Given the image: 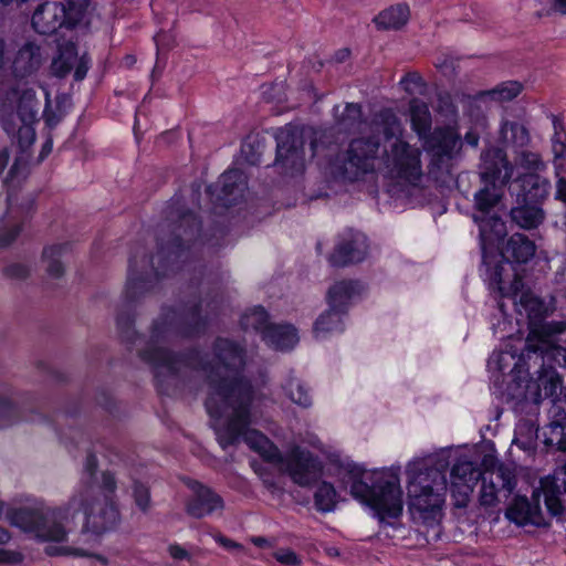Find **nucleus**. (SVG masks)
<instances>
[{
  "label": "nucleus",
  "mask_w": 566,
  "mask_h": 566,
  "mask_svg": "<svg viewBox=\"0 0 566 566\" xmlns=\"http://www.w3.org/2000/svg\"><path fill=\"white\" fill-rule=\"evenodd\" d=\"M563 379L553 367H542L537 378L536 402L544 398H553L558 395Z\"/></svg>",
  "instance_id": "c756f323"
},
{
  "label": "nucleus",
  "mask_w": 566,
  "mask_h": 566,
  "mask_svg": "<svg viewBox=\"0 0 566 566\" xmlns=\"http://www.w3.org/2000/svg\"><path fill=\"white\" fill-rule=\"evenodd\" d=\"M539 492L544 495V502L549 514L558 522L566 521V507L560 501V495L566 493V461L556 468L552 475L541 480ZM534 496L538 495L535 491Z\"/></svg>",
  "instance_id": "4468645a"
},
{
  "label": "nucleus",
  "mask_w": 566,
  "mask_h": 566,
  "mask_svg": "<svg viewBox=\"0 0 566 566\" xmlns=\"http://www.w3.org/2000/svg\"><path fill=\"white\" fill-rule=\"evenodd\" d=\"M6 52L7 44L4 40L0 39V70L3 69L4 65L7 64Z\"/></svg>",
  "instance_id": "338daca9"
},
{
  "label": "nucleus",
  "mask_w": 566,
  "mask_h": 566,
  "mask_svg": "<svg viewBox=\"0 0 566 566\" xmlns=\"http://www.w3.org/2000/svg\"><path fill=\"white\" fill-rule=\"evenodd\" d=\"M515 164L530 171L528 175H536L535 172L541 171L545 168V164L538 153L521 148L515 151Z\"/></svg>",
  "instance_id": "4c0bfd02"
},
{
  "label": "nucleus",
  "mask_w": 566,
  "mask_h": 566,
  "mask_svg": "<svg viewBox=\"0 0 566 566\" xmlns=\"http://www.w3.org/2000/svg\"><path fill=\"white\" fill-rule=\"evenodd\" d=\"M335 124L339 132L352 133L361 124V106L356 103H347L339 113V106L334 107Z\"/></svg>",
  "instance_id": "2f4dec72"
},
{
  "label": "nucleus",
  "mask_w": 566,
  "mask_h": 566,
  "mask_svg": "<svg viewBox=\"0 0 566 566\" xmlns=\"http://www.w3.org/2000/svg\"><path fill=\"white\" fill-rule=\"evenodd\" d=\"M274 166L285 175L293 176L303 172L305 168L304 140L300 130L283 128L276 134Z\"/></svg>",
  "instance_id": "9b49d317"
},
{
  "label": "nucleus",
  "mask_w": 566,
  "mask_h": 566,
  "mask_svg": "<svg viewBox=\"0 0 566 566\" xmlns=\"http://www.w3.org/2000/svg\"><path fill=\"white\" fill-rule=\"evenodd\" d=\"M460 135L452 127L436 129L433 133L431 151L433 165L449 169V160L460 148Z\"/></svg>",
  "instance_id": "f3484780"
},
{
  "label": "nucleus",
  "mask_w": 566,
  "mask_h": 566,
  "mask_svg": "<svg viewBox=\"0 0 566 566\" xmlns=\"http://www.w3.org/2000/svg\"><path fill=\"white\" fill-rule=\"evenodd\" d=\"M345 483L349 484L350 494L370 506L381 520L401 514L402 491L396 474H368L355 468L348 472Z\"/></svg>",
  "instance_id": "0eeeda50"
},
{
  "label": "nucleus",
  "mask_w": 566,
  "mask_h": 566,
  "mask_svg": "<svg viewBox=\"0 0 566 566\" xmlns=\"http://www.w3.org/2000/svg\"><path fill=\"white\" fill-rule=\"evenodd\" d=\"M360 291L359 284L354 281H339L336 282L328 290V300L331 307H338L342 310L348 301H350Z\"/></svg>",
  "instance_id": "473e14b6"
},
{
  "label": "nucleus",
  "mask_w": 566,
  "mask_h": 566,
  "mask_svg": "<svg viewBox=\"0 0 566 566\" xmlns=\"http://www.w3.org/2000/svg\"><path fill=\"white\" fill-rule=\"evenodd\" d=\"M535 243L522 233H514L501 251L502 258L507 262L526 263L535 254Z\"/></svg>",
  "instance_id": "b1692460"
},
{
  "label": "nucleus",
  "mask_w": 566,
  "mask_h": 566,
  "mask_svg": "<svg viewBox=\"0 0 566 566\" xmlns=\"http://www.w3.org/2000/svg\"><path fill=\"white\" fill-rule=\"evenodd\" d=\"M453 451L451 449L413 462L407 469L409 475V511L415 520L432 524L438 521L448 490L446 470Z\"/></svg>",
  "instance_id": "423d86ee"
},
{
  "label": "nucleus",
  "mask_w": 566,
  "mask_h": 566,
  "mask_svg": "<svg viewBox=\"0 0 566 566\" xmlns=\"http://www.w3.org/2000/svg\"><path fill=\"white\" fill-rule=\"evenodd\" d=\"M211 377L212 391L206 399L208 413L219 420L224 419L217 429L220 446L226 449L239 442L240 438L266 461L281 460L280 450L260 431L250 429L252 422V402L256 399L250 381L238 382L237 386H220L214 376Z\"/></svg>",
  "instance_id": "20e7f679"
},
{
  "label": "nucleus",
  "mask_w": 566,
  "mask_h": 566,
  "mask_svg": "<svg viewBox=\"0 0 566 566\" xmlns=\"http://www.w3.org/2000/svg\"><path fill=\"white\" fill-rule=\"evenodd\" d=\"M73 67V62L71 61V56H67L66 54H61L56 60H54L52 64V69L55 73V75L63 77Z\"/></svg>",
  "instance_id": "603ef678"
},
{
  "label": "nucleus",
  "mask_w": 566,
  "mask_h": 566,
  "mask_svg": "<svg viewBox=\"0 0 566 566\" xmlns=\"http://www.w3.org/2000/svg\"><path fill=\"white\" fill-rule=\"evenodd\" d=\"M86 486L97 488L102 495L107 494L112 497L116 490V480L111 472H103L101 485L87 484Z\"/></svg>",
  "instance_id": "3c124183"
},
{
  "label": "nucleus",
  "mask_w": 566,
  "mask_h": 566,
  "mask_svg": "<svg viewBox=\"0 0 566 566\" xmlns=\"http://www.w3.org/2000/svg\"><path fill=\"white\" fill-rule=\"evenodd\" d=\"M409 111L412 129L420 138H426L431 130V114L428 105L415 98L410 102Z\"/></svg>",
  "instance_id": "7c9ffc66"
},
{
  "label": "nucleus",
  "mask_w": 566,
  "mask_h": 566,
  "mask_svg": "<svg viewBox=\"0 0 566 566\" xmlns=\"http://www.w3.org/2000/svg\"><path fill=\"white\" fill-rule=\"evenodd\" d=\"M503 271L504 266L502 264H499L495 266L494 272L492 274L493 280L499 284V290L503 292L505 290L504 287V279H503Z\"/></svg>",
  "instance_id": "e2e57ef3"
},
{
  "label": "nucleus",
  "mask_w": 566,
  "mask_h": 566,
  "mask_svg": "<svg viewBox=\"0 0 566 566\" xmlns=\"http://www.w3.org/2000/svg\"><path fill=\"white\" fill-rule=\"evenodd\" d=\"M478 211L480 214H474L473 218L480 228L483 263L488 264L486 251L506 234V227L504 221L497 216H488L491 209L486 212Z\"/></svg>",
  "instance_id": "aec40b11"
},
{
  "label": "nucleus",
  "mask_w": 566,
  "mask_h": 566,
  "mask_svg": "<svg viewBox=\"0 0 566 566\" xmlns=\"http://www.w3.org/2000/svg\"><path fill=\"white\" fill-rule=\"evenodd\" d=\"M192 490L193 494L186 504V512L190 516L202 518L223 509L222 499L211 489L196 482Z\"/></svg>",
  "instance_id": "a211bd4d"
},
{
  "label": "nucleus",
  "mask_w": 566,
  "mask_h": 566,
  "mask_svg": "<svg viewBox=\"0 0 566 566\" xmlns=\"http://www.w3.org/2000/svg\"><path fill=\"white\" fill-rule=\"evenodd\" d=\"M368 128L371 136L356 138L349 144L344 175L355 179L374 169L380 146L378 135L381 134L387 140L395 139L389 157L399 177L416 185L422 177L421 151L400 139L402 126L397 115L391 109H382L374 115Z\"/></svg>",
  "instance_id": "39448f33"
},
{
  "label": "nucleus",
  "mask_w": 566,
  "mask_h": 566,
  "mask_svg": "<svg viewBox=\"0 0 566 566\" xmlns=\"http://www.w3.org/2000/svg\"><path fill=\"white\" fill-rule=\"evenodd\" d=\"M80 512L85 517L83 530L97 535L113 530L119 522V512L113 499L107 494L102 495L93 486H82L70 497L65 507L45 511L19 509L7 516L11 525L33 532L43 541L62 542L67 535L62 521Z\"/></svg>",
  "instance_id": "f03ea898"
},
{
  "label": "nucleus",
  "mask_w": 566,
  "mask_h": 566,
  "mask_svg": "<svg viewBox=\"0 0 566 566\" xmlns=\"http://www.w3.org/2000/svg\"><path fill=\"white\" fill-rule=\"evenodd\" d=\"M23 560V556L19 552L7 551L0 548V563L18 564Z\"/></svg>",
  "instance_id": "4d7b16f0"
},
{
  "label": "nucleus",
  "mask_w": 566,
  "mask_h": 566,
  "mask_svg": "<svg viewBox=\"0 0 566 566\" xmlns=\"http://www.w3.org/2000/svg\"><path fill=\"white\" fill-rule=\"evenodd\" d=\"M45 553L51 556H55V555H73V556H78V557L91 556V554H88L83 548H73V547H69V546H60V547L48 546L45 548Z\"/></svg>",
  "instance_id": "8fccbe9b"
},
{
  "label": "nucleus",
  "mask_w": 566,
  "mask_h": 566,
  "mask_svg": "<svg viewBox=\"0 0 566 566\" xmlns=\"http://www.w3.org/2000/svg\"><path fill=\"white\" fill-rule=\"evenodd\" d=\"M410 18V9L406 3H397L374 18V23L379 30H399L407 24Z\"/></svg>",
  "instance_id": "cd10ccee"
},
{
  "label": "nucleus",
  "mask_w": 566,
  "mask_h": 566,
  "mask_svg": "<svg viewBox=\"0 0 566 566\" xmlns=\"http://www.w3.org/2000/svg\"><path fill=\"white\" fill-rule=\"evenodd\" d=\"M279 470L286 472L300 486H311L322 475V467L316 458L300 447L293 448L285 457L274 462Z\"/></svg>",
  "instance_id": "f8f14e48"
},
{
  "label": "nucleus",
  "mask_w": 566,
  "mask_h": 566,
  "mask_svg": "<svg viewBox=\"0 0 566 566\" xmlns=\"http://www.w3.org/2000/svg\"><path fill=\"white\" fill-rule=\"evenodd\" d=\"M523 282L516 273L513 274V281L506 295L513 298L515 305L520 306L518 312L524 311L530 317H537L543 311V302L528 292H522Z\"/></svg>",
  "instance_id": "393cba45"
},
{
  "label": "nucleus",
  "mask_w": 566,
  "mask_h": 566,
  "mask_svg": "<svg viewBox=\"0 0 566 566\" xmlns=\"http://www.w3.org/2000/svg\"><path fill=\"white\" fill-rule=\"evenodd\" d=\"M65 23V4L57 1L40 3L31 18V25L39 34H53Z\"/></svg>",
  "instance_id": "2eb2a0df"
},
{
  "label": "nucleus",
  "mask_w": 566,
  "mask_h": 566,
  "mask_svg": "<svg viewBox=\"0 0 566 566\" xmlns=\"http://www.w3.org/2000/svg\"><path fill=\"white\" fill-rule=\"evenodd\" d=\"M517 365L516 357L511 352H499L494 353L489 360V366L492 369H496L501 373H504L506 368Z\"/></svg>",
  "instance_id": "49530a36"
},
{
  "label": "nucleus",
  "mask_w": 566,
  "mask_h": 566,
  "mask_svg": "<svg viewBox=\"0 0 566 566\" xmlns=\"http://www.w3.org/2000/svg\"><path fill=\"white\" fill-rule=\"evenodd\" d=\"M41 64L40 46L33 42H28L17 52L12 62V72L17 77H25L34 73Z\"/></svg>",
  "instance_id": "5701e85b"
},
{
  "label": "nucleus",
  "mask_w": 566,
  "mask_h": 566,
  "mask_svg": "<svg viewBox=\"0 0 566 566\" xmlns=\"http://www.w3.org/2000/svg\"><path fill=\"white\" fill-rule=\"evenodd\" d=\"M284 390L286 391L287 396L294 403H297L304 408L311 406V396L308 395L304 385L298 379L290 378L284 386Z\"/></svg>",
  "instance_id": "a19ab883"
},
{
  "label": "nucleus",
  "mask_w": 566,
  "mask_h": 566,
  "mask_svg": "<svg viewBox=\"0 0 566 566\" xmlns=\"http://www.w3.org/2000/svg\"><path fill=\"white\" fill-rule=\"evenodd\" d=\"M367 254V244L363 235L356 234L350 240L340 242L329 256L333 266H346L361 262Z\"/></svg>",
  "instance_id": "4be33fe9"
},
{
  "label": "nucleus",
  "mask_w": 566,
  "mask_h": 566,
  "mask_svg": "<svg viewBox=\"0 0 566 566\" xmlns=\"http://www.w3.org/2000/svg\"><path fill=\"white\" fill-rule=\"evenodd\" d=\"M336 496V490L331 483H321L314 494V502L316 509L321 512L333 511L337 503Z\"/></svg>",
  "instance_id": "e433bc0d"
},
{
  "label": "nucleus",
  "mask_w": 566,
  "mask_h": 566,
  "mask_svg": "<svg viewBox=\"0 0 566 566\" xmlns=\"http://www.w3.org/2000/svg\"><path fill=\"white\" fill-rule=\"evenodd\" d=\"M247 189V178L239 169H229L221 175L214 186H209L208 190L223 206H232L241 199Z\"/></svg>",
  "instance_id": "dca6fc26"
},
{
  "label": "nucleus",
  "mask_w": 566,
  "mask_h": 566,
  "mask_svg": "<svg viewBox=\"0 0 566 566\" xmlns=\"http://www.w3.org/2000/svg\"><path fill=\"white\" fill-rule=\"evenodd\" d=\"M116 323L120 337L127 343H135L138 335L134 328V318L128 308L122 310L117 314Z\"/></svg>",
  "instance_id": "37998d69"
},
{
  "label": "nucleus",
  "mask_w": 566,
  "mask_h": 566,
  "mask_svg": "<svg viewBox=\"0 0 566 566\" xmlns=\"http://www.w3.org/2000/svg\"><path fill=\"white\" fill-rule=\"evenodd\" d=\"M400 85L410 95L423 94L427 90V84L418 72H408L401 78Z\"/></svg>",
  "instance_id": "a18cd8bd"
},
{
  "label": "nucleus",
  "mask_w": 566,
  "mask_h": 566,
  "mask_svg": "<svg viewBox=\"0 0 566 566\" xmlns=\"http://www.w3.org/2000/svg\"><path fill=\"white\" fill-rule=\"evenodd\" d=\"M263 340L275 349L284 350L294 347L298 337L292 325L272 324L263 331Z\"/></svg>",
  "instance_id": "bb28decb"
},
{
  "label": "nucleus",
  "mask_w": 566,
  "mask_h": 566,
  "mask_svg": "<svg viewBox=\"0 0 566 566\" xmlns=\"http://www.w3.org/2000/svg\"><path fill=\"white\" fill-rule=\"evenodd\" d=\"M436 67L444 75H452L455 72V62L452 57L442 56L434 63Z\"/></svg>",
  "instance_id": "5fc2aeb1"
},
{
  "label": "nucleus",
  "mask_w": 566,
  "mask_h": 566,
  "mask_svg": "<svg viewBox=\"0 0 566 566\" xmlns=\"http://www.w3.org/2000/svg\"><path fill=\"white\" fill-rule=\"evenodd\" d=\"M216 541L220 545H222L224 548H227V549H240V548H242L241 544H239V543H237V542H234V541H232V539H230V538H228V537H226L223 535H220V534L216 536Z\"/></svg>",
  "instance_id": "680f3d73"
},
{
  "label": "nucleus",
  "mask_w": 566,
  "mask_h": 566,
  "mask_svg": "<svg viewBox=\"0 0 566 566\" xmlns=\"http://www.w3.org/2000/svg\"><path fill=\"white\" fill-rule=\"evenodd\" d=\"M515 201L511 208V220L522 229L537 228L545 219L541 201L548 196L549 184L538 175H524L516 180Z\"/></svg>",
  "instance_id": "1a4fd4ad"
},
{
  "label": "nucleus",
  "mask_w": 566,
  "mask_h": 566,
  "mask_svg": "<svg viewBox=\"0 0 566 566\" xmlns=\"http://www.w3.org/2000/svg\"><path fill=\"white\" fill-rule=\"evenodd\" d=\"M22 417V395L8 384H0V429L19 423Z\"/></svg>",
  "instance_id": "412c9836"
},
{
  "label": "nucleus",
  "mask_w": 566,
  "mask_h": 566,
  "mask_svg": "<svg viewBox=\"0 0 566 566\" xmlns=\"http://www.w3.org/2000/svg\"><path fill=\"white\" fill-rule=\"evenodd\" d=\"M566 332V322H545L534 325L526 338L523 355L530 354H548L551 350L556 352L566 360V348L555 346L556 337Z\"/></svg>",
  "instance_id": "ddd939ff"
},
{
  "label": "nucleus",
  "mask_w": 566,
  "mask_h": 566,
  "mask_svg": "<svg viewBox=\"0 0 566 566\" xmlns=\"http://www.w3.org/2000/svg\"><path fill=\"white\" fill-rule=\"evenodd\" d=\"M523 90V85L516 81H509L499 84L493 90L482 92V95L490 96L496 102H510L517 97Z\"/></svg>",
  "instance_id": "c9c22d12"
},
{
  "label": "nucleus",
  "mask_w": 566,
  "mask_h": 566,
  "mask_svg": "<svg viewBox=\"0 0 566 566\" xmlns=\"http://www.w3.org/2000/svg\"><path fill=\"white\" fill-rule=\"evenodd\" d=\"M481 180L483 187L475 193V207L486 212L495 207L503 196V187L511 180L513 165L506 153L496 147L489 148L481 155Z\"/></svg>",
  "instance_id": "6e6552de"
},
{
  "label": "nucleus",
  "mask_w": 566,
  "mask_h": 566,
  "mask_svg": "<svg viewBox=\"0 0 566 566\" xmlns=\"http://www.w3.org/2000/svg\"><path fill=\"white\" fill-rule=\"evenodd\" d=\"M241 325L244 329H254L261 333L263 337V331L272 324L269 323L268 313L264 308L255 307L242 316Z\"/></svg>",
  "instance_id": "58836bf2"
},
{
  "label": "nucleus",
  "mask_w": 566,
  "mask_h": 566,
  "mask_svg": "<svg viewBox=\"0 0 566 566\" xmlns=\"http://www.w3.org/2000/svg\"><path fill=\"white\" fill-rule=\"evenodd\" d=\"M155 42L157 48L168 45V35L165 32H159L155 35Z\"/></svg>",
  "instance_id": "69168bd1"
},
{
  "label": "nucleus",
  "mask_w": 566,
  "mask_h": 566,
  "mask_svg": "<svg viewBox=\"0 0 566 566\" xmlns=\"http://www.w3.org/2000/svg\"><path fill=\"white\" fill-rule=\"evenodd\" d=\"M531 505L526 499H518L515 503L506 511V517L517 524H525L532 522L530 516ZM533 523H535L533 521Z\"/></svg>",
  "instance_id": "c03bdc74"
},
{
  "label": "nucleus",
  "mask_w": 566,
  "mask_h": 566,
  "mask_svg": "<svg viewBox=\"0 0 566 566\" xmlns=\"http://www.w3.org/2000/svg\"><path fill=\"white\" fill-rule=\"evenodd\" d=\"M22 222L20 209L10 206L0 220V249H7L15 241L22 229Z\"/></svg>",
  "instance_id": "c85d7f7f"
},
{
  "label": "nucleus",
  "mask_w": 566,
  "mask_h": 566,
  "mask_svg": "<svg viewBox=\"0 0 566 566\" xmlns=\"http://www.w3.org/2000/svg\"><path fill=\"white\" fill-rule=\"evenodd\" d=\"M87 9V0H67L65 6V23L66 28H74L85 17Z\"/></svg>",
  "instance_id": "79ce46f5"
},
{
  "label": "nucleus",
  "mask_w": 566,
  "mask_h": 566,
  "mask_svg": "<svg viewBox=\"0 0 566 566\" xmlns=\"http://www.w3.org/2000/svg\"><path fill=\"white\" fill-rule=\"evenodd\" d=\"M555 197L557 200H560L564 203H566V178L560 177L557 180Z\"/></svg>",
  "instance_id": "052dcab7"
},
{
  "label": "nucleus",
  "mask_w": 566,
  "mask_h": 566,
  "mask_svg": "<svg viewBox=\"0 0 566 566\" xmlns=\"http://www.w3.org/2000/svg\"><path fill=\"white\" fill-rule=\"evenodd\" d=\"M97 470V459L94 454H88L86 457L85 465H84V479L86 480V484H91L90 481L94 478Z\"/></svg>",
  "instance_id": "864d4df0"
},
{
  "label": "nucleus",
  "mask_w": 566,
  "mask_h": 566,
  "mask_svg": "<svg viewBox=\"0 0 566 566\" xmlns=\"http://www.w3.org/2000/svg\"><path fill=\"white\" fill-rule=\"evenodd\" d=\"M500 138L502 143L516 150L526 148L531 144V134L527 126L523 123L504 119L500 127Z\"/></svg>",
  "instance_id": "a878e982"
},
{
  "label": "nucleus",
  "mask_w": 566,
  "mask_h": 566,
  "mask_svg": "<svg viewBox=\"0 0 566 566\" xmlns=\"http://www.w3.org/2000/svg\"><path fill=\"white\" fill-rule=\"evenodd\" d=\"M88 69H90V59L86 55H83L76 64V67L74 71V78L76 81H82L86 76Z\"/></svg>",
  "instance_id": "13d9d810"
},
{
  "label": "nucleus",
  "mask_w": 566,
  "mask_h": 566,
  "mask_svg": "<svg viewBox=\"0 0 566 566\" xmlns=\"http://www.w3.org/2000/svg\"><path fill=\"white\" fill-rule=\"evenodd\" d=\"M273 557L281 564L286 566H296L301 564L300 556L290 548H280L274 552Z\"/></svg>",
  "instance_id": "09e8293b"
},
{
  "label": "nucleus",
  "mask_w": 566,
  "mask_h": 566,
  "mask_svg": "<svg viewBox=\"0 0 566 566\" xmlns=\"http://www.w3.org/2000/svg\"><path fill=\"white\" fill-rule=\"evenodd\" d=\"M9 161V153L7 149L0 150V174L3 171Z\"/></svg>",
  "instance_id": "774afa93"
},
{
  "label": "nucleus",
  "mask_w": 566,
  "mask_h": 566,
  "mask_svg": "<svg viewBox=\"0 0 566 566\" xmlns=\"http://www.w3.org/2000/svg\"><path fill=\"white\" fill-rule=\"evenodd\" d=\"M482 471L475 463L467 458H459L451 469V492H458L461 496L467 497L472 491L475 483L480 480Z\"/></svg>",
  "instance_id": "6ab92c4d"
},
{
  "label": "nucleus",
  "mask_w": 566,
  "mask_h": 566,
  "mask_svg": "<svg viewBox=\"0 0 566 566\" xmlns=\"http://www.w3.org/2000/svg\"><path fill=\"white\" fill-rule=\"evenodd\" d=\"M479 134H476L475 132H468L464 136L465 143L472 147H476L479 145Z\"/></svg>",
  "instance_id": "0e129e2a"
},
{
  "label": "nucleus",
  "mask_w": 566,
  "mask_h": 566,
  "mask_svg": "<svg viewBox=\"0 0 566 566\" xmlns=\"http://www.w3.org/2000/svg\"><path fill=\"white\" fill-rule=\"evenodd\" d=\"M6 274L15 279H24L29 275V269L23 264H11L6 268Z\"/></svg>",
  "instance_id": "6e6d98bb"
},
{
  "label": "nucleus",
  "mask_w": 566,
  "mask_h": 566,
  "mask_svg": "<svg viewBox=\"0 0 566 566\" xmlns=\"http://www.w3.org/2000/svg\"><path fill=\"white\" fill-rule=\"evenodd\" d=\"M554 135L552 137V151L554 154L555 161L566 158V133L564 132L563 122L552 116Z\"/></svg>",
  "instance_id": "ea45409f"
},
{
  "label": "nucleus",
  "mask_w": 566,
  "mask_h": 566,
  "mask_svg": "<svg viewBox=\"0 0 566 566\" xmlns=\"http://www.w3.org/2000/svg\"><path fill=\"white\" fill-rule=\"evenodd\" d=\"M133 495L136 505L143 511L147 512L150 507V492L149 489L143 483L135 482L133 489Z\"/></svg>",
  "instance_id": "de8ad7c7"
},
{
  "label": "nucleus",
  "mask_w": 566,
  "mask_h": 566,
  "mask_svg": "<svg viewBox=\"0 0 566 566\" xmlns=\"http://www.w3.org/2000/svg\"><path fill=\"white\" fill-rule=\"evenodd\" d=\"M65 245H53L43 250V259L46 262V272L51 277L59 279L64 274V265L61 261Z\"/></svg>",
  "instance_id": "f704fd0d"
},
{
  "label": "nucleus",
  "mask_w": 566,
  "mask_h": 566,
  "mask_svg": "<svg viewBox=\"0 0 566 566\" xmlns=\"http://www.w3.org/2000/svg\"><path fill=\"white\" fill-rule=\"evenodd\" d=\"M206 308L210 303L205 302ZM203 302L192 307L186 319L195 324L192 329L182 326L184 317L175 310L164 308L154 321L150 336L145 347L138 350V356L148 364L156 378L164 382L166 379L185 380L193 370L205 374L208 385L207 399L212 391L211 377L218 379L220 386H237L238 382L249 381L240 376L245 366L247 350L235 340L219 337L212 345L213 363L205 360L200 352L192 349L185 354H175L167 345L179 336L190 335L199 329Z\"/></svg>",
  "instance_id": "f257e3e1"
},
{
  "label": "nucleus",
  "mask_w": 566,
  "mask_h": 566,
  "mask_svg": "<svg viewBox=\"0 0 566 566\" xmlns=\"http://www.w3.org/2000/svg\"><path fill=\"white\" fill-rule=\"evenodd\" d=\"M342 329L340 310L338 307H331L329 311L322 314L314 326V334L318 337H324L326 334Z\"/></svg>",
  "instance_id": "72a5a7b5"
},
{
  "label": "nucleus",
  "mask_w": 566,
  "mask_h": 566,
  "mask_svg": "<svg viewBox=\"0 0 566 566\" xmlns=\"http://www.w3.org/2000/svg\"><path fill=\"white\" fill-rule=\"evenodd\" d=\"M199 231L200 222L190 211L178 214L177 220L161 227L156 255H135L130 259L124 292L125 307L153 291L159 277L168 275L178 269L179 262L188 259L189 250L196 242Z\"/></svg>",
  "instance_id": "7ed1b4c3"
},
{
  "label": "nucleus",
  "mask_w": 566,
  "mask_h": 566,
  "mask_svg": "<svg viewBox=\"0 0 566 566\" xmlns=\"http://www.w3.org/2000/svg\"><path fill=\"white\" fill-rule=\"evenodd\" d=\"M482 464L484 470L480 476L479 502L484 507H494L512 494L516 478L511 468L499 463L491 455L484 457Z\"/></svg>",
  "instance_id": "9d476101"
},
{
  "label": "nucleus",
  "mask_w": 566,
  "mask_h": 566,
  "mask_svg": "<svg viewBox=\"0 0 566 566\" xmlns=\"http://www.w3.org/2000/svg\"><path fill=\"white\" fill-rule=\"evenodd\" d=\"M169 555L176 560L187 559L190 560V554L178 544H172L168 547Z\"/></svg>",
  "instance_id": "bf43d9fd"
}]
</instances>
